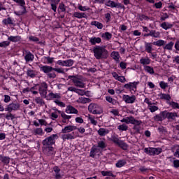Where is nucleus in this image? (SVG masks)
<instances>
[{
  "label": "nucleus",
  "instance_id": "6",
  "mask_svg": "<svg viewBox=\"0 0 179 179\" xmlns=\"http://www.w3.org/2000/svg\"><path fill=\"white\" fill-rule=\"evenodd\" d=\"M58 138V135L52 134L42 141L43 146H52L55 143V138Z\"/></svg>",
  "mask_w": 179,
  "mask_h": 179
},
{
  "label": "nucleus",
  "instance_id": "21",
  "mask_svg": "<svg viewBox=\"0 0 179 179\" xmlns=\"http://www.w3.org/2000/svg\"><path fill=\"white\" fill-rule=\"evenodd\" d=\"M48 97H49V100H52L54 99H60L61 94L58 93L54 94L52 92H50L48 94Z\"/></svg>",
  "mask_w": 179,
  "mask_h": 179
},
{
  "label": "nucleus",
  "instance_id": "17",
  "mask_svg": "<svg viewBox=\"0 0 179 179\" xmlns=\"http://www.w3.org/2000/svg\"><path fill=\"white\" fill-rule=\"evenodd\" d=\"M90 43H91L92 45H96V44H100V43H101V38L99 37L91 38L90 39Z\"/></svg>",
  "mask_w": 179,
  "mask_h": 179
},
{
  "label": "nucleus",
  "instance_id": "2",
  "mask_svg": "<svg viewBox=\"0 0 179 179\" xmlns=\"http://www.w3.org/2000/svg\"><path fill=\"white\" fill-rule=\"evenodd\" d=\"M41 71L44 72V73H47L48 78H50V79H55V78H57L55 72H52V71H54V68L51 66H41Z\"/></svg>",
  "mask_w": 179,
  "mask_h": 179
},
{
  "label": "nucleus",
  "instance_id": "18",
  "mask_svg": "<svg viewBox=\"0 0 179 179\" xmlns=\"http://www.w3.org/2000/svg\"><path fill=\"white\" fill-rule=\"evenodd\" d=\"M145 48L146 52H148V54H152V51H153V48L152 47V43H145Z\"/></svg>",
  "mask_w": 179,
  "mask_h": 179
},
{
  "label": "nucleus",
  "instance_id": "48",
  "mask_svg": "<svg viewBox=\"0 0 179 179\" xmlns=\"http://www.w3.org/2000/svg\"><path fill=\"white\" fill-rule=\"evenodd\" d=\"M158 131L160 134H167V130L163 126H160L159 127H158Z\"/></svg>",
  "mask_w": 179,
  "mask_h": 179
},
{
  "label": "nucleus",
  "instance_id": "60",
  "mask_svg": "<svg viewBox=\"0 0 179 179\" xmlns=\"http://www.w3.org/2000/svg\"><path fill=\"white\" fill-rule=\"evenodd\" d=\"M137 85H138V83L136 82L131 83V90H134V92H135V90H136Z\"/></svg>",
  "mask_w": 179,
  "mask_h": 179
},
{
  "label": "nucleus",
  "instance_id": "47",
  "mask_svg": "<svg viewBox=\"0 0 179 179\" xmlns=\"http://www.w3.org/2000/svg\"><path fill=\"white\" fill-rule=\"evenodd\" d=\"M97 148H100V149L106 148V143L103 141H98Z\"/></svg>",
  "mask_w": 179,
  "mask_h": 179
},
{
  "label": "nucleus",
  "instance_id": "40",
  "mask_svg": "<svg viewBox=\"0 0 179 179\" xmlns=\"http://www.w3.org/2000/svg\"><path fill=\"white\" fill-rule=\"evenodd\" d=\"M148 109L151 113H155V111H157V110H159V107L153 106V103H152L151 105L148 106Z\"/></svg>",
  "mask_w": 179,
  "mask_h": 179
},
{
  "label": "nucleus",
  "instance_id": "51",
  "mask_svg": "<svg viewBox=\"0 0 179 179\" xmlns=\"http://www.w3.org/2000/svg\"><path fill=\"white\" fill-rule=\"evenodd\" d=\"M53 71H55V72H57L58 73H65V69H64L63 68H60V69H57V68H53Z\"/></svg>",
  "mask_w": 179,
  "mask_h": 179
},
{
  "label": "nucleus",
  "instance_id": "58",
  "mask_svg": "<svg viewBox=\"0 0 179 179\" xmlns=\"http://www.w3.org/2000/svg\"><path fill=\"white\" fill-rule=\"evenodd\" d=\"M29 40L30 41H34V43H37L38 41H40V39H38V38L36 37V36H29Z\"/></svg>",
  "mask_w": 179,
  "mask_h": 179
},
{
  "label": "nucleus",
  "instance_id": "22",
  "mask_svg": "<svg viewBox=\"0 0 179 179\" xmlns=\"http://www.w3.org/2000/svg\"><path fill=\"white\" fill-rule=\"evenodd\" d=\"M160 26L164 30H169V29H171V27H173L172 24H170L169 22H164L162 24H161Z\"/></svg>",
  "mask_w": 179,
  "mask_h": 179
},
{
  "label": "nucleus",
  "instance_id": "61",
  "mask_svg": "<svg viewBox=\"0 0 179 179\" xmlns=\"http://www.w3.org/2000/svg\"><path fill=\"white\" fill-rule=\"evenodd\" d=\"M78 9L79 10H82L83 12H85V10H89L90 8L87 6H79Z\"/></svg>",
  "mask_w": 179,
  "mask_h": 179
},
{
  "label": "nucleus",
  "instance_id": "45",
  "mask_svg": "<svg viewBox=\"0 0 179 179\" xmlns=\"http://www.w3.org/2000/svg\"><path fill=\"white\" fill-rule=\"evenodd\" d=\"M106 101H108V103H111L112 104H116L117 101L114 99H113L111 96H106Z\"/></svg>",
  "mask_w": 179,
  "mask_h": 179
},
{
  "label": "nucleus",
  "instance_id": "14",
  "mask_svg": "<svg viewBox=\"0 0 179 179\" xmlns=\"http://www.w3.org/2000/svg\"><path fill=\"white\" fill-rule=\"evenodd\" d=\"M24 59H25L26 62H30L34 59V55H33L31 52L26 50Z\"/></svg>",
  "mask_w": 179,
  "mask_h": 179
},
{
  "label": "nucleus",
  "instance_id": "63",
  "mask_svg": "<svg viewBox=\"0 0 179 179\" xmlns=\"http://www.w3.org/2000/svg\"><path fill=\"white\" fill-rule=\"evenodd\" d=\"M155 121H163V118L162 117L161 115H157L156 116H155Z\"/></svg>",
  "mask_w": 179,
  "mask_h": 179
},
{
  "label": "nucleus",
  "instance_id": "5",
  "mask_svg": "<svg viewBox=\"0 0 179 179\" xmlns=\"http://www.w3.org/2000/svg\"><path fill=\"white\" fill-rule=\"evenodd\" d=\"M88 110L92 114H101L103 113L101 107L97 103H90L88 106Z\"/></svg>",
  "mask_w": 179,
  "mask_h": 179
},
{
  "label": "nucleus",
  "instance_id": "44",
  "mask_svg": "<svg viewBox=\"0 0 179 179\" xmlns=\"http://www.w3.org/2000/svg\"><path fill=\"white\" fill-rule=\"evenodd\" d=\"M117 129L120 131H127L128 130V126H127V124H122L121 125H119L117 127Z\"/></svg>",
  "mask_w": 179,
  "mask_h": 179
},
{
  "label": "nucleus",
  "instance_id": "36",
  "mask_svg": "<svg viewBox=\"0 0 179 179\" xmlns=\"http://www.w3.org/2000/svg\"><path fill=\"white\" fill-rule=\"evenodd\" d=\"M35 101L36 104H38L39 106H44V104H45V102L44 101V100L41 97L35 98Z\"/></svg>",
  "mask_w": 179,
  "mask_h": 179
},
{
  "label": "nucleus",
  "instance_id": "3",
  "mask_svg": "<svg viewBox=\"0 0 179 179\" xmlns=\"http://www.w3.org/2000/svg\"><path fill=\"white\" fill-rule=\"evenodd\" d=\"M68 79H71L74 86L76 87H80L83 89L85 87V83H83V80L80 79V78L78 76H69Z\"/></svg>",
  "mask_w": 179,
  "mask_h": 179
},
{
  "label": "nucleus",
  "instance_id": "49",
  "mask_svg": "<svg viewBox=\"0 0 179 179\" xmlns=\"http://www.w3.org/2000/svg\"><path fill=\"white\" fill-rule=\"evenodd\" d=\"M167 115H168L167 110L162 111L159 113V115H161V117L162 118V120H166V118H167Z\"/></svg>",
  "mask_w": 179,
  "mask_h": 179
},
{
  "label": "nucleus",
  "instance_id": "39",
  "mask_svg": "<svg viewBox=\"0 0 179 179\" xmlns=\"http://www.w3.org/2000/svg\"><path fill=\"white\" fill-rule=\"evenodd\" d=\"M34 135H43V129L42 128H37L34 129L33 131Z\"/></svg>",
  "mask_w": 179,
  "mask_h": 179
},
{
  "label": "nucleus",
  "instance_id": "38",
  "mask_svg": "<svg viewBox=\"0 0 179 179\" xmlns=\"http://www.w3.org/2000/svg\"><path fill=\"white\" fill-rule=\"evenodd\" d=\"M58 10H59V13H61V12L66 11V8H65V4H64V3H59L58 7Z\"/></svg>",
  "mask_w": 179,
  "mask_h": 179
},
{
  "label": "nucleus",
  "instance_id": "24",
  "mask_svg": "<svg viewBox=\"0 0 179 179\" xmlns=\"http://www.w3.org/2000/svg\"><path fill=\"white\" fill-rule=\"evenodd\" d=\"M108 129L101 128L98 130V134L100 136H106L108 134Z\"/></svg>",
  "mask_w": 179,
  "mask_h": 179
},
{
  "label": "nucleus",
  "instance_id": "1",
  "mask_svg": "<svg viewBox=\"0 0 179 179\" xmlns=\"http://www.w3.org/2000/svg\"><path fill=\"white\" fill-rule=\"evenodd\" d=\"M93 52L96 59H106L108 57V51L103 46L94 48Z\"/></svg>",
  "mask_w": 179,
  "mask_h": 179
},
{
  "label": "nucleus",
  "instance_id": "56",
  "mask_svg": "<svg viewBox=\"0 0 179 179\" xmlns=\"http://www.w3.org/2000/svg\"><path fill=\"white\" fill-rule=\"evenodd\" d=\"M27 75H28V76H30V78H34V76H36V73H34V71H33V70H28Z\"/></svg>",
  "mask_w": 179,
  "mask_h": 179
},
{
  "label": "nucleus",
  "instance_id": "26",
  "mask_svg": "<svg viewBox=\"0 0 179 179\" xmlns=\"http://www.w3.org/2000/svg\"><path fill=\"white\" fill-rule=\"evenodd\" d=\"M178 117V115H177L176 113H170L168 112V115H167V119L168 120H172L173 121H174V120H176V117Z\"/></svg>",
  "mask_w": 179,
  "mask_h": 179
},
{
  "label": "nucleus",
  "instance_id": "53",
  "mask_svg": "<svg viewBox=\"0 0 179 179\" xmlns=\"http://www.w3.org/2000/svg\"><path fill=\"white\" fill-rule=\"evenodd\" d=\"M115 3V2H114V1H111V0H109V1H108L105 3V5H106V6H110V8H114Z\"/></svg>",
  "mask_w": 179,
  "mask_h": 179
},
{
  "label": "nucleus",
  "instance_id": "15",
  "mask_svg": "<svg viewBox=\"0 0 179 179\" xmlns=\"http://www.w3.org/2000/svg\"><path fill=\"white\" fill-rule=\"evenodd\" d=\"M10 162V158L9 157H5L2 155H0V163H3L6 166H8Z\"/></svg>",
  "mask_w": 179,
  "mask_h": 179
},
{
  "label": "nucleus",
  "instance_id": "34",
  "mask_svg": "<svg viewBox=\"0 0 179 179\" xmlns=\"http://www.w3.org/2000/svg\"><path fill=\"white\" fill-rule=\"evenodd\" d=\"M101 37L103 38H105V40H111V37H113V35L110 34L109 32H105L104 34H102Z\"/></svg>",
  "mask_w": 179,
  "mask_h": 179
},
{
  "label": "nucleus",
  "instance_id": "41",
  "mask_svg": "<svg viewBox=\"0 0 179 179\" xmlns=\"http://www.w3.org/2000/svg\"><path fill=\"white\" fill-rule=\"evenodd\" d=\"M80 103H82L83 104H86V103H90L92 100L89 98H85V97H81L80 98Z\"/></svg>",
  "mask_w": 179,
  "mask_h": 179
},
{
  "label": "nucleus",
  "instance_id": "33",
  "mask_svg": "<svg viewBox=\"0 0 179 179\" xmlns=\"http://www.w3.org/2000/svg\"><path fill=\"white\" fill-rule=\"evenodd\" d=\"M91 26H95L97 29H103V24L97 21H92L91 22Z\"/></svg>",
  "mask_w": 179,
  "mask_h": 179
},
{
  "label": "nucleus",
  "instance_id": "11",
  "mask_svg": "<svg viewBox=\"0 0 179 179\" xmlns=\"http://www.w3.org/2000/svg\"><path fill=\"white\" fill-rule=\"evenodd\" d=\"M57 65H60L61 66H72L73 65V60L68 59V60H59L57 61Z\"/></svg>",
  "mask_w": 179,
  "mask_h": 179
},
{
  "label": "nucleus",
  "instance_id": "29",
  "mask_svg": "<svg viewBox=\"0 0 179 179\" xmlns=\"http://www.w3.org/2000/svg\"><path fill=\"white\" fill-rule=\"evenodd\" d=\"M173 47H174V42L171 41L164 46V50H168L169 51L173 50Z\"/></svg>",
  "mask_w": 179,
  "mask_h": 179
},
{
  "label": "nucleus",
  "instance_id": "16",
  "mask_svg": "<svg viewBox=\"0 0 179 179\" xmlns=\"http://www.w3.org/2000/svg\"><path fill=\"white\" fill-rule=\"evenodd\" d=\"M67 114H78V110L72 106H68L66 109Z\"/></svg>",
  "mask_w": 179,
  "mask_h": 179
},
{
  "label": "nucleus",
  "instance_id": "43",
  "mask_svg": "<svg viewBox=\"0 0 179 179\" xmlns=\"http://www.w3.org/2000/svg\"><path fill=\"white\" fill-rule=\"evenodd\" d=\"M3 24H13V21H12V18L8 17L7 19L3 20Z\"/></svg>",
  "mask_w": 179,
  "mask_h": 179
},
{
  "label": "nucleus",
  "instance_id": "55",
  "mask_svg": "<svg viewBox=\"0 0 179 179\" xmlns=\"http://www.w3.org/2000/svg\"><path fill=\"white\" fill-rule=\"evenodd\" d=\"M159 86L161 89H166V87H169V84L164 83V81H161L159 83Z\"/></svg>",
  "mask_w": 179,
  "mask_h": 179
},
{
  "label": "nucleus",
  "instance_id": "52",
  "mask_svg": "<svg viewBox=\"0 0 179 179\" xmlns=\"http://www.w3.org/2000/svg\"><path fill=\"white\" fill-rule=\"evenodd\" d=\"M169 106H171L173 108H178L179 109V105L178 103L171 101L169 103Z\"/></svg>",
  "mask_w": 179,
  "mask_h": 179
},
{
  "label": "nucleus",
  "instance_id": "64",
  "mask_svg": "<svg viewBox=\"0 0 179 179\" xmlns=\"http://www.w3.org/2000/svg\"><path fill=\"white\" fill-rule=\"evenodd\" d=\"M10 101V96L9 95H4V103H9Z\"/></svg>",
  "mask_w": 179,
  "mask_h": 179
},
{
  "label": "nucleus",
  "instance_id": "8",
  "mask_svg": "<svg viewBox=\"0 0 179 179\" xmlns=\"http://www.w3.org/2000/svg\"><path fill=\"white\" fill-rule=\"evenodd\" d=\"M20 108V104L17 102L11 103L7 106L5 108V111H8V113H12L13 111H17Z\"/></svg>",
  "mask_w": 179,
  "mask_h": 179
},
{
  "label": "nucleus",
  "instance_id": "50",
  "mask_svg": "<svg viewBox=\"0 0 179 179\" xmlns=\"http://www.w3.org/2000/svg\"><path fill=\"white\" fill-rule=\"evenodd\" d=\"M6 119L9 120H15V116L13 114H12L10 112H9V113H8L6 115Z\"/></svg>",
  "mask_w": 179,
  "mask_h": 179
},
{
  "label": "nucleus",
  "instance_id": "62",
  "mask_svg": "<svg viewBox=\"0 0 179 179\" xmlns=\"http://www.w3.org/2000/svg\"><path fill=\"white\" fill-rule=\"evenodd\" d=\"M76 93H77L80 96L85 95V91L83 90L77 89L76 91Z\"/></svg>",
  "mask_w": 179,
  "mask_h": 179
},
{
  "label": "nucleus",
  "instance_id": "9",
  "mask_svg": "<svg viewBox=\"0 0 179 179\" xmlns=\"http://www.w3.org/2000/svg\"><path fill=\"white\" fill-rule=\"evenodd\" d=\"M14 2H16V3H19V5H20V6H22V11H18V12H15V15H17V16H20L22 15H24V13H26V7L24 6V5H26V2L24 1V0H13Z\"/></svg>",
  "mask_w": 179,
  "mask_h": 179
},
{
  "label": "nucleus",
  "instance_id": "4",
  "mask_svg": "<svg viewBox=\"0 0 179 179\" xmlns=\"http://www.w3.org/2000/svg\"><path fill=\"white\" fill-rule=\"evenodd\" d=\"M145 153L150 156H155V155H160L163 152L161 148H147L144 149Z\"/></svg>",
  "mask_w": 179,
  "mask_h": 179
},
{
  "label": "nucleus",
  "instance_id": "7",
  "mask_svg": "<svg viewBox=\"0 0 179 179\" xmlns=\"http://www.w3.org/2000/svg\"><path fill=\"white\" fill-rule=\"evenodd\" d=\"M112 142L115 143L119 148H121V149H123V150L128 149V145L125 142L120 140L117 136L112 137Z\"/></svg>",
  "mask_w": 179,
  "mask_h": 179
},
{
  "label": "nucleus",
  "instance_id": "46",
  "mask_svg": "<svg viewBox=\"0 0 179 179\" xmlns=\"http://www.w3.org/2000/svg\"><path fill=\"white\" fill-rule=\"evenodd\" d=\"M145 69L146 72H148V73H151V74L155 73V70H153L152 67L150 66H145Z\"/></svg>",
  "mask_w": 179,
  "mask_h": 179
},
{
  "label": "nucleus",
  "instance_id": "28",
  "mask_svg": "<svg viewBox=\"0 0 179 179\" xmlns=\"http://www.w3.org/2000/svg\"><path fill=\"white\" fill-rule=\"evenodd\" d=\"M110 57H112V58L115 59V61H120V53L118 52H112L110 54Z\"/></svg>",
  "mask_w": 179,
  "mask_h": 179
},
{
  "label": "nucleus",
  "instance_id": "12",
  "mask_svg": "<svg viewBox=\"0 0 179 179\" xmlns=\"http://www.w3.org/2000/svg\"><path fill=\"white\" fill-rule=\"evenodd\" d=\"M123 100L124 101H125V103L132 104L135 103V101L136 100V96H135V95H132L131 96H130L129 95H124Z\"/></svg>",
  "mask_w": 179,
  "mask_h": 179
},
{
  "label": "nucleus",
  "instance_id": "57",
  "mask_svg": "<svg viewBox=\"0 0 179 179\" xmlns=\"http://www.w3.org/2000/svg\"><path fill=\"white\" fill-rule=\"evenodd\" d=\"M113 8H119L120 9H125V6H124L122 4L120 3H115Z\"/></svg>",
  "mask_w": 179,
  "mask_h": 179
},
{
  "label": "nucleus",
  "instance_id": "32",
  "mask_svg": "<svg viewBox=\"0 0 179 179\" xmlns=\"http://www.w3.org/2000/svg\"><path fill=\"white\" fill-rule=\"evenodd\" d=\"M101 174L103 176V177L108 176V177H113L115 178V175L113 174L111 171H101Z\"/></svg>",
  "mask_w": 179,
  "mask_h": 179
},
{
  "label": "nucleus",
  "instance_id": "27",
  "mask_svg": "<svg viewBox=\"0 0 179 179\" xmlns=\"http://www.w3.org/2000/svg\"><path fill=\"white\" fill-rule=\"evenodd\" d=\"M140 63L142 65H149V64H150V59H149V57H145V58H141L140 59Z\"/></svg>",
  "mask_w": 179,
  "mask_h": 179
},
{
  "label": "nucleus",
  "instance_id": "31",
  "mask_svg": "<svg viewBox=\"0 0 179 179\" xmlns=\"http://www.w3.org/2000/svg\"><path fill=\"white\" fill-rule=\"evenodd\" d=\"M150 36L151 37H155V38H157L160 36V32L156 31L155 30L150 31Z\"/></svg>",
  "mask_w": 179,
  "mask_h": 179
},
{
  "label": "nucleus",
  "instance_id": "30",
  "mask_svg": "<svg viewBox=\"0 0 179 179\" xmlns=\"http://www.w3.org/2000/svg\"><path fill=\"white\" fill-rule=\"evenodd\" d=\"M121 122H125L126 124H132V122H134V117H127L123 118L121 120Z\"/></svg>",
  "mask_w": 179,
  "mask_h": 179
},
{
  "label": "nucleus",
  "instance_id": "42",
  "mask_svg": "<svg viewBox=\"0 0 179 179\" xmlns=\"http://www.w3.org/2000/svg\"><path fill=\"white\" fill-rule=\"evenodd\" d=\"M58 113L61 114V117H62L64 120H69L70 118H71V115H68L65 114V113L64 112H61L60 110H58Z\"/></svg>",
  "mask_w": 179,
  "mask_h": 179
},
{
  "label": "nucleus",
  "instance_id": "35",
  "mask_svg": "<svg viewBox=\"0 0 179 179\" xmlns=\"http://www.w3.org/2000/svg\"><path fill=\"white\" fill-rule=\"evenodd\" d=\"M125 164H127V161H125V159L119 160L116 163V167H118V168L124 167Z\"/></svg>",
  "mask_w": 179,
  "mask_h": 179
},
{
  "label": "nucleus",
  "instance_id": "37",
  "mask_svg": "<svg viewBox=\"0 0 179 179\" xmlns=\"http://www.w3.org/2000/svg\"><path fill=\"white\" fill-rule=\"evenodd\" d=\"M137 17L138 18L139 20H141V22H142L143 20H149V17H148L143 14H138Z\"/></svg>",
  "mask_w": 179,
  "mask_h": 179
},
{
  "label": "nucleus",
  "instance_id": "54",
  "mask_svg": "<svg viewBox=\"0 0 179 179\" xmlns=\"http://www.w3.org/2000/svg\"><path fill=\"white\" fill-rule=\"evenodd\" d=\"M10 44V42L9 41H3L0 43V47H3L4 48L6 47H8Z\"/></svg>",
  "mask_w": 179,
  "mask_h": 179
},
{
  "label": "nucleus",
  "instance_id": "20",
  "mask_svg": "<svg viewBox=\"0 0 179 179\" xmlns=\"http://www.w3.org/2000/svg\"><path fill=\"white\" fill-rule=\"evenodd\" d=\"M8 40L9 41H12V43H17L20 41V40H22V37L19 36H10L8 38Z\"/></svg>",
  "mask_w": 179,
  "mask_h": 179
},
{
  "label": "nucleus",
  "instance_id": "19",
  "mask_svg": "<svg viewBox=\"0 0 179 179\" xmlns=\"http://www.w3.org/2000/svg\"><path fill=\"white\" fill-rule=\"evenodd\" d=\"M73 16H74V17H77V19H83V17L86 19L87 17V15H86L85 13L79 12H75Z\"/></svg>",
  "mask_w": 179,
  "mask_h": 179
},
{
  "label": "nucleus",
  "instance_id": "25",
  "mask_svg": "<svg viewBox=\"0 0 179 179\" xmlns=\"http://www.w3.org/2000/svg\"><path fill=\"white\" fill-rule=\"evenodd\" d=\"M153 45H157V47H162L166 45V41L160 39L152 43Z\"/></svg>",
  "mask_w": 179,
  "mask_h": 179
},
{
  "label": "nucleus",
  "instance_id": "10",
  "mask_svg": "<svg viewBox=\"0 0 179 179\" xmlns=\"http://www.w3.org/2000/svg\"><path fill=\"white\" fill-rule=\"evenodd\" d=\"M47 89L48 85L45 83H43L38 88L39 93L42 96H47Z\"/></svg>",
  "mask_w": 179,
  "mask_h": 179
},
{
  "label": "nucleus",
  "instance_id": "23",
  "mask_svg": "<svg viewBox=\"0 0 179 179\" xmlns=\"http://www.w3.org/2000/svg\"><path fill=\"white\" fill-rule=\"evenodd\" d=\"M62 138L63 139V141H66V139L72 140V139H75V136H73V135L72 134H63L62 136Z\"/></svg>",
  "mask_w": 179,
  "mask_h": 179
},
{
  "label": "nucleus",
  "instance_id": "59",
  "mask_svg": "<svg viewBox=\"0 0 179 179\" xmlns=\"http://www.w3.org/2000/svg\"><path fill=\"white\" fill-rule=\"evenodd\" d=\"M55 103L57 104L59 107H65V104L62 101H59L58 99L55 101Z\"/></svg>",
  "mask_w": 179,
  "mask_h": 179
},
{
  "label": "nucleus",
  "instance_id": "13",
  "mask_svg": "<svg viewBox=\"0 0 179 179\" xmlns=\"http://www.w3.org/2000/svg\"><path fill=\"white\" fill-rule=\"evenodd\" d=\"M75 129H78V127L76 126H66L62 130V134H69V132H72V131H75Z\"/></svg>",
  "mask_w": 179,
  "mask_h": 179
}]
</instances>
